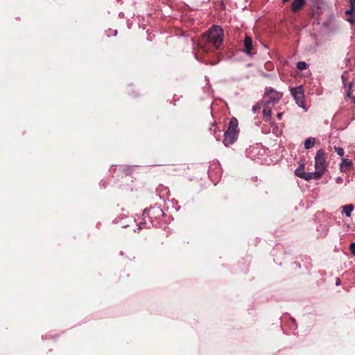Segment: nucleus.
<instances>
[{"label": "nucleus", "instance_id": "obj_1", "mask_svg": "<svg viewBox=\"0 0 355 355\" xmlns=\"http://www.w3.org/2000/svg\"><path fill=\"white\" fill-rule=\"evenodd\" d=\"M223 30L219 26H213L206 32L201 38L200 46L204 44H210L218 49L223 42Z\"/></svg>", "mask_w": 355, "mask_h": 355}, {"label": "nucleus", "instance_id": "obj_2", "mask_svg": "<svg viewBox=\"0 0 355 355\" xmlns=\"http://www.w3.org/2000/svg\"><path fill=\"white\" fill-rule=\"evenodd\" d=\"M239 122L238 120L233 117L230 119L227 130L224 134L223 144L225 146L233 144L238 137L239 133Z\"/></svg>", "mask_w": 355, "mask_h": 355}, {"label": "nucleus", "instance_id": "obj_3", "mask_svg": "<svg viewBox=\"0 0 355 355\" xmlns=\"http://www.w3.org/2000/svg\"><path fill=\"white\" fill-rule=\"evenodd\" d=\"M327 163L323 149L317 151L315 156V169L323 175L327 170Z\"/></svg>", "mask_w": 355, "mask_h": 355}, {"label": "nucleus", "instance_id": "obj_4", "mask_svg": "<svg viewBox=\"0 0 355 355\" xmlns=\"http://www.w3.org/2000/svg\"><path fill=\"white\" fill-rule=\"evenodd\" d=\"M291 93L295 100L296 103L301 107L305 108L304 106V89L302 86L292 88Z\"/></svg>", "mask_w": 355, "mask_h": 355}, {"label": "nucleus", "instance_id": "obj_5", "mask_svg": "<svg viewBox=\"0 0 355 355\" xmlns=\"http://www.w3.org/2000/svg\"><path fill=\"white\" fill-rule=\"evenodd\" d=\"M282 95L280 92H278L272 89H270L266 94V104H275L277 103L282 98Z\"/></svg>", "mask_w": 355, "mask_h": 355}, {"label": "nucleus", "instance_id": "obj_6", "mask_svg": "<svg viewBox=\"0 0 355 355\" xmlns=\"http://www.w3.org/2000/svg\"><path fill=\"white\" fill-rule=\"evenodd\" d=\"M353 168V163L352 161L343 158L342 162L340 164V170L341 172H346Z\"/></svg>", "mask_w": 355, "mask_h": 355}, {"label": "nucleus", "instance_id": "obj_7", "mask_svg": "<svg viewBox=\"0 0 355 355\" xmlns=\"http://www.w3.org/2000/svg\"><path fill=\"white\" fill-rule=\"evenodd\" d=\"M322 175L318 171H315L314 172L311 173H305V175L302 176V179H304L306 180H310L312 179L314 180H319L322 178Z\"/></svg>", "mask_w": 355, "mask_h": 355}, {"label": "nucleus", "instance_id": "obj_8", "mask_svg": "<svg viewBox=\"0 0 355 355\" xmlns=\"http://www.w3.org/2000/svg\"><path fill=\"white\" fill-rule=\"evenodd\" d=\"M244 52L247 54H250V51L252 49V41L251 37L246 36L244 40Z\"/></svg>", "mask_w": 355, "mask_h": 355}, {"label": "nucleus", "instance_id": "obj_9", "mask_svg": "<svg viewBox=\"0 0 355 355\" xmlns=\"http://www.w3.org/2000/svg\"><path fill=\"white\" fill-rule=\"evenodd\" d=\"M305 4L304 0H293L291 9L293 12H297L301 9Z\"/></svg>", "mask_w": 355, "mask_h": 355}, {"label": "nucleus", "instance_id": "obj_10", "mask_svg": "<svg viewBox=\"0 0 355 355\" xmlns=\"http://www.w3.org/2000/svg\"><path fill=\"white\" fill-rule=\"evenodd\" d=\"M343 212L345 214L349 217L351 216V213L354 209V206L352 205H347L342 207Z\"/></svg>", "mask_w": 355, "mask_h": 355}, {"label": "nucleus", "instance_id": "obj_11", "mask_svg": "<svg viewBox=\"0 0 355 355\" xmlns=\"http://www.w3.org/2000/svg\"><path fill=\"white\" fill-rule=\"evenodd\" d=\"M314 144H315L314 138H311V137L308 138L305 140L304 148L306 149L311 148L314 146Z\"/></svg>", "mask_w": 355, "mask_h": 355}, {"label": "nucleus", "instance_id": "obj_12", "mask_svg": "<svg viewBox=\"0 0 355 355\" xmlns=\"http://www.w3.org/2000/svg\"><path fill=\"white\" fill-rule=\"evenodd\" d=\"M295 174L299 177L302 178V176L305 175V172L304 171V164H302L299 168H297L295 171Z\"/></svg>", "mask_w": 355, "mask_h": 355}, {"label": "nucleus", "instance_id": "obj_13", "mask_svg": "<svg viewBox=\"0 0 355 355\" xmlns=\"http://www.w3.org/2000/svg\"><path fill=\"white\" fill-rule=\"evenodd\" d=\"M306 67H307V64L304 62H298L297 63V68L299 70H304V69H306Z\"/></svg>", "mask_w": 355, "mask_h": 355}, {"label": "nucleus", "instance_id": "obj_14", "mask_svg": "<svg viewBox=\"0 0 355 355\" xmlns=\"http://www.w3.org/2000/svg\"><path fill=\"white\" fill-rule=\"evenodd\" d=\"M351 3V9L349 10H347L346 13L347 15H349L350 13H352L353 12H355V0H349Z\"/></svg>", "mask_w": 355, "mask_h": 355}, {"label": "nucleus", "instance_id": "obj_15", "mask_svg": "<svg viewBox=\"0 0 355 355\" xmlns=\"http://www.w3.org/2000/svg\"><path fill=\"white\" fill-rule=\"evenodd\" d=\"M334 150L339 156L343 157L344 155V150L343 148L334 146Z\"/></svg>", "mask_w": 355, "mask_h": 355}, {"label": "nucleus", "instance_id": "obj_16", "mask_svg": "<svg viewBox=\"0 0 355 355\" xmlns=\"http://www.w3.org/2000/svg\"><path fill=\"white\" fill-rule=\"evenodd\" d=\"M263 114L265 116H270L271 110L270 108H265L263 111Z\"/></svg>", "mask_w": 355, "mask_h": 355}, {"label": "nucleus", "instance_id": "obj_17", "mask_svg": "<svg viewBox=\"0 0 355 355\" xmlns=\"http://www.w3.org/2000/svg\"><path fill=\"white\" fill-rule=\"evenodd\" d=\"M349 250L352 254L355 255V241L350 244Z\"/></svg>", "mask_w": 355, "mask_h": 355}, {"label": "nucleus", "instance_id": "obj_18", "mask_svg": "<svg viewBox=\"0 0 355 355\" xmlns=\"http://www.w3.org/2000/svg\"><path fill=\"white\" fill-rule=\"evenodd\" d=\"M261 108V105L259 104H257L254 105L252 108V110L254 113H256L257 110H259Z\"/></svg>", "mask_w": 355, "mask_h": 355}, {"label": "nucleus", "instance_id": "obj_19", "mask_svg": "<svg viewBox=\"0 0 355 355\" xmlns=\"http://www.w3.org/2000/svg\"><path fill=\"white\" fill-rule=\"evenodd\" d=\"M282 113H279V114H277V118H278L279 119H282Z\"/></svg>", "mask_w": 355, "mask_h": 355}, {"label": "nucleus", "instance_id": "obj_20", "mask_svg": "<svg viewBox=\"0 0 355 355\" xmlns=\"http://www.w3.org/2000/svg\"><path fill=\"white\" fill-rule=\"evenodd\" d=\"M340 281L339 279H338L336 281V285L338 286V285H340Z\"/></svg>", "mask_w": 355, "mask_h": 355}, {"label": "nucleus", "instance_id": "obj_21", "mask_svg": "<svg viewBox=\"0 0 355 355\" xmlns=\"http://www.w3.org/2000/svg\"><path fill=\"white\" fill-rule=\"evenodd\" d=\"M347 96H350V91H349V92H348V93H347Z\"/></svg>", "mask_w": 355, "mask_h": 355}, {"label": "nucleus", "instance_id": "obj_22", "mask_svg": "<svg viewBox=\"0 0 355 355\" xmlns=\"http://www.w3.org/2000/svg\"><path fill=\"white\" fill-rule=\"evenodd\" d=\"M354 103L355 104V98H354Z\"/></svg>", "mask_w": 355, "mask_h": 355}]
</instances>
